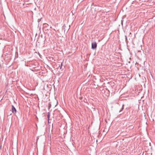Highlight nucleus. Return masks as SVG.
<instances>
[{
  "mask_svg": "<svg viewBox=\"0 0 155 155\" xmlns=\"http://www.w3.org/2000/svg\"><path fill=\"white\" fill-rule=\"evenodd\" d=\"M62 62H61V66H60V69H61L62 68Z\"/></svg>",
  "mask_w": 155,
  "mask_h": 155,
  "instance_id": "obj_7",
  "label": "nucleus"
},
{
  "mask_svg": "<svg viewBox=\"0 0 155 155\" xmlns=\"http://www.w3.org/2000/svg\"><path fill=\"white\" fill-rule=\"evenodd\" d=\"M16 109L13 105H12V112L13 113L15 114L16 113Z\"/></svg>",
  "mask_w": 155,
  "mask_h": 155,
  "instance_id": "obj_2",
  "label": "nucleus"
},
{
  "mask_svg": "<svg viewBox=\"0 0 155 155\" xmlns=\"http://www.w3.org/2000/svg\"><path fill=\"white\" fill-rule=\"evenodd\" d=\"M50 114L49 112H48V113L47 117H48V120H49V118L50 117Z\"/></svg>",
  "mask_w": 155,
  "mask_h": 155,
  "instance_id": "obj_3",
  "label": "nucleus"
},
{
  "mask_svg": "<svg viewBox=\"0 0 155 155\" xmlns=\"http://www.w3.org/2000/svg\"><path fill=\"white\" fill-rule=\"evenodd\" d=\"M97 47V44L96 42H92L91 43V49L94 50Z\"/></svg>",
  "mask_w": 155,
  "mask_h": 155,
  "instance_id": "obj_1",
  "label": "nucleus"
},
{
  "mask_svg": "<svg viewBox=\"0 0 155 155\" xmlns=\"http://www.w3.org/2000/svg\"><path fill=\"white\" fill-rule=\"evenodd\" d=\"M125 41H127V36H126V35H125Z\"/></svg>",
  "mask_w": 155,
  "mask_h": 155,
  "instance_id": "obj_8",
  "label": "nucleus"
},
{
  "mask_svg": "<svg viewBox=\"0 0 155 155\" xmlns=\"http://www.w3.org/2000/svg\"><path fill=\"white\" fill-rule=\"evenodd\" d=\"M130 34H131V33H130Z\"/></svg>",
  "mask_w": 155,
  "mask_h": 155,
  "instance_id": "obj_9",
  "label": "nucleus"
},
{
  "mask_svg": "<svg viewBox=\"0 0 155 155\" xmlns=\"http://www.w3.org/2000/svg\"><path fill=\"white\" fill-rule=\"evenodd\" d=\"M48 26V24L46 23H45L43 24V26L44 27H47Z\"/></svg>",
  "mask_w": 155,
  "mask_h": 155,
  "instance_id": "obj_5",
  "label": "nucleus"
},
{
  "mask_svg": "<svg viewBox=\"0 0 155 155\" xmlns=\"http://www.w3.org/2000/svg\"><path fill=\"white\" fill-rule=\"evenodd\" d=\"M123 18L121 20V24L122 25V26L123 25Z\"/></svg>",
  "mask_w": 155,
  "mask_h": 155,
  "instance_id": "obj_6",
  "label": "nucleus"
},
{
  "mask_svg": "<svg viewBox=\"0 0 155 155\" xmlns=\"http://www.w3.org/2000/svg\"><path fill=\"white\" fill-rule=\"evenodd\" d=\"M124 104H123L122 108H121V109L119 111V112L120 113V112L121 111H122L123 110V109H124Z\"/></svg>",
  "mask_w": 155,
  "mask_h": 155,
  "instance_id": "obj_4",
  "label": "nucleus"
}]
</instances>
